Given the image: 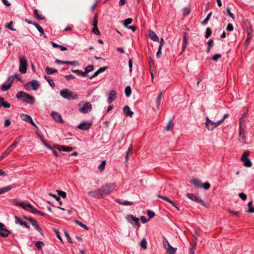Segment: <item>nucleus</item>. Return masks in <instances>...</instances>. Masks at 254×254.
Instances as JSON below:
<instances>
[{
  "label": "nucleus",
  "instance_id": "obj_52",
  "mask_svg": "<svg viewBox=\"0 0 254 254\" xmlns=\"http://www.w3.org/2000/svg\"><path fill=\"white\" fill-rule=\"evenodd\" d=\"M221 57H222V55L221 54H215V55H213V56L212 57V60L214 62H217L218 60V59H219Z\"/></svg>",
  "mask_w": 254,
  "mask_h": 254
},
{
  "label": "nucleus",
  "instance_id": "obj_64",
  "mask_svg": "<svg viewBox=\"0 0 254 254\" xmlns=\"http://www.w3.org/2000/svg\"><path fill=\"white\" fill-rule=\"evenodd\" d=\"M196 244V243H195L193 246H192L190 249V254H194L195 247Z\"/></svg>",
  "mask_w": 254,
  "mask_h": 254
},
{
  "label": "nucleus",
  "instance_id": "obj_60",
  "mask_svg": "<svg viewBox=\"0 0 254 254\" xmlns=\"http://www.w3.org/2000/svg\"><path fill=\"white\" fill-rule=\"evenodd\" d=\"M239 197L243 200H245L247 198V196L246 194L243 192H241L239 194Z\"/></svg>",
  "mask_w": 254,
  "mask_h": 254
},
{
  "label": "nucleus",
  "instance_id": "obj_7",
  "mask_svg": "<svg viewBox=\"0 0 254 254\" xmlns=\"http://www.w3.org/2000/svg\"><path fill=\"white\" fill-rule=\"evenodd\" d=\"M16 204L17 205L21 206L22 208L25 210L30 211L31 212L37 211V209L30 203H25L22 202H17Z\"/></svg>",
  "mask_w": 254,
  "mask_h": 254
},
{
  "label": "nucleus",
  "instance_id": "obj_16",
  "mask_svg": "<svg viewBox=\"0 0 254 254\" xmlns=\"http://www.w3.org/2000/svg\"><path fill=\"white\" fill-rule=\"evenodd\" d=\"M243 118H241L239 120V137L241 139H244V129L243 128L242 126L244 122Z\"/></svg>",
  "mask_w": 254,
  "mask_h": 254
},
{
  "label": "nucleus",
  "instance_id": "obj_37",
  "mask_svg": "<svg viewBox=\"0 0 254 254\" xmlns=\"http://www.w3.org/2000/svg\"><path fill=\"white\" fill-rule=\"evenodd\" d=\"M132 21V19L130 18L126 19L124 22V26L127 28L128 27V25L130 24Z\"/></svg>",
  "mask_w": 254,
  "mask_h": 254
},
{
  "label": "nucleus",
  "instance_id": "obj_49",
  "mask_svg": "<svg viewBox=\"0 0 254 254\" xmlns=\"http://www.w3.org/2000/svg\"><path fill=\"white\" fill-rule=\"evenodd\" d=\"M49 195L54 197L56 199V200H57L59 202L60 205L62 204V202L61 201V198L60 196H58L56 194H53L52 193H50Z\"/></svg>",
  "mask_w": 254,
  "mask_h": 254
},
{
  "label": "nucleus",
  "instance_id": "obj_9",
  "mask_svg": "<svg viewBox=\"0 0 254 254\" xmlns=\"http://www.w3.org/2000/svg\"><path fill=\"white\" fill-rule=\"evenodd\" d=\"M17 139L16 138L14 142L3 153L2 155L0 157V161L2 160L3 158H4L6 155L10 153L13 150V148L15 147L17 144L18 141H17Z\"/></svg>",
  "mask_w": 254,
  "mask_h": 254
},
{
  "label": "nucleus",
  "instance_id": "obj_8",
  "mask_svg": "<svg viewBox=\"0 0 254 254\" xmlns=\"http://www.w3.org/2000/svg\"><path fill=\"white\" fill-rule=\"evenodd\" d=\"M187 196L188 198L190 199L191 200L194 201L197 203L201 204L202 205L207 207L208 205H207L203 200H202L200 197H197L195 195L192 193H188L187 194Z\"/></svg>",
  "mask_w": 254,
  "mask_h": 254
},
{
  "label": "nucleus",
  "instance_id": "obj_45",
  "mask_svg": "<svg viewBox=\"0 0 254 254\" xmlns=\"http://www.w3.org/2000/svg\"><path fill=\"white\" fill-rule=\"evenodd\" d=\"M186 33L183 36V50L184 51L186 48L187 43H188V39L186 37Z\"/></svg>",
  "mask_w": 254,
  "mask_h": 254
},
{
  "label": "nucleus",
  "instance_id": "obj_39",
  "mask_svg": "<svg viewBox=\"0 0 254 254\" xmlns=\"http://www.w3.org/2000/svg\"><path fill=\"white\" fill-rule=\"evenodd\" d=\"M75 222L77 225L80 226L81 227H82L87 230H89L88 227L86 225H85L84 224L82 223L81 222H80L77 220H75Z\"/></svg>",
  "mask_w": 254,
  "mask_h": 254
},
{
  "label": "nucleus",
  "instance_id": "obj_30",
  "mask_svg": "<svg viewBox=\"0 0 254 254\" xmlns=\"http://www.w3.org/2000/svg\"><path fill=\"white\" fill-rule=\"evenodd\" d=\"M173 127H174V124H173V121L172 120H170L168 122L167 126H166V127L165 128V130L166 131L170 130L171 129H172L173 128Z\"/></svg>",
  "mask_w": 254,
  "mask_h": 254
},
{
  "label": "nucleus",
  "instance_id": "obj_38",
  "mask_svg": "<svg viewBox=\"0 0 254 254\" xmlns=\"http://www.w3.org/2000/svg\"><path fill=\"white\" fill-rule=\"evenodd\" d=\"M212 13V12H210L207 14V16L205 17L204 20L201 22V24L202 25H205L208 22V21L210 18Z\"/></svg>",
  "mask_w": 254,
  "mask_h": 254
},
{
  "label": "nucleus",
  "instance_id": "obj_2",
  "mask_svg": "<svg viewBox=\"0 0 254 254\" xmlns=\"http://www.w3.org/2000/svg\"><path fill=\"white\" fill-rule=\"evenodd\" d=\"M60 95L63 98L68 100H74L78 98V95L67 89H64L60 91Z\"/></svg>",
  "mask_w": 254,
  "mask_h": 254
},
{
  "label": "nucleus",
  "instance_id": "obj_14",
  "mask_svg": "<svg viewBox=\"0 0 254 254\" xmlns=\"http://www.w3.org/2000/svg\"><path fill=\"white\" fill-rule=\"evenodd\" d=\"M127 220L134 225H137L138 224V219L136 217H134L131 214L127 215L126 216Z\"/></svg>",
  "mask_w": 254,
  "mask_h": 254
},
{
  "label": "nucleus",
  "instance_id": "obj_15",
  "mask_svg": "<svg viewBox=\"0 0 254 254\" xmlns=\"http://www.w3.org/2000/svg\"><path fill=\"white\" fill-rule=\"evenodd\" d=\"M55 148H57L60 151L70 152L73 150V147L70 146H66L59 144H55Z\"/></svg>",
  "mask_w": 254,
  "mask_h": 254
},
{
  "label": "nucleus",
  "instance_id": "obj_21",
  "mask_svg": "<svg viewBox=\"0 0 254 254\" xmlns=\"http://www.w3.org/2000/svg\"><path fill=\"white\" fill-rule=\"evenodd\" d=\"M190 183L192 184L195 188H202L201 181L197 179H193L190 181Z\"/></svg>",
  "mask_w": 254,
  "mask_h": 254
},
{
  "label": "nucleus",
  "instance_id": "obj_44",
  "mask_svg": "<svg viewBox=\"0 0 254 254\" xmlns=\"http://www.w3.org/2000/svg\"><path fill=\"white\" fill-rule=\"evenodd\" d=\"M252 205H253L252 201H250L248 203V205L249 207V209L247 211L249 213H254V207L252 206Z\"/></svg>",
  "mask_w": 254,
  "mask_h": 254
},
{
  "label": "nucleus",
  "instance_id": "obj_53",
  "mask_svg": "<svg viewBox=\"0 0 254 254\" xmlns=\"http://www.w3.org/2000/svg\"><path fill=\"white\" fill-rule=\"evenodd\" d=\"M13 22L10 21L9 23L5 24V27L7 28L8 29L15 31L16 30L15 29L13 28Z\"/></svg>",
  "mask_w": 254,
  "mask_h": 254
},
{
  "label": "nucleus",
  "instance_id": "obj_17",
  "mask_svg": "<svg viewBox=\"0 0 254 254\" xmlns=\"http://www.w3.org/2000/svg\"><path fill=\"white\" fill-rule=\"evenodd\" d=\"M117 97V92L115 90H111L110 92L109 97L107 99L108 104H110L113 102Z\"/></svg>",
  "mask_w": 254,
  "mask_h": 254
},
{
  "label": "nucleus",
  "instance_id": "obj_32",
  "mask_svg": "<svg viewBox=\"0 0 254 254\" xmlns=\"http://www.w3.org/2000/svg\"><path fill=\"white\" fill-rule=\"evenodd\" d=\"M116 201L120 204H122V205H131L132 204V202H131V201H127V200H124V201H121L119 199H117L116 200Z\"/></svg>",
  "mask_w": 254,
  "mask_h": 254
},
{
  "label": "nucleus",
  "instance_id": "obj_3",
  "mask_svg": "<svg viewBox=\"0 0 254 254\" xmlns=\"http://www.w3.org/2000/svg\"><path fill=\"white\" fill-rule=\"evenodd\" d=\"M116 187V184L115 183L108 184L103 186L101 188V191L103 197L113 191Z\"/></svg>",
  "mask_w": 254,
  "mask_h": 254
},
{
  "label": "nucleus",
  "instance_id": "obj_47",
  "mask_svg": "<svg viewBox=\"0 0 254 254\" xmlns=\"http://www.w3.org/2000/svg\"><path fill=\"white\" fill-rule=\"evenodd\" d=\"M2 104L1 105H2V106L4 108H9L11 106V105L4 101V98H3V100L2 101V102H1Z\"/></svg>",
  "mask_w": 254,
  "mask_h": 254
},
{
  "label": "nucleus",
  "instance_id": "obj_62",
  "mask_svg": "<svg viewBox=\"0 0 254 254\" xmlns=\"http://www.w3.org/2000/svg\"><path fill=\"white\" fill-rule=\"evenodd\" d=\"M65 78L67 80L69 81L71 79H74L75 77L72 74H69L65 75Z\"/></svg>",
  "mask_w": 254,
  "mask_h": 254
},
{
  "label": "nucleus",
  "instance_id": "obj_29",
  "mask_svg": "<svg viewBox=\"0 0 254 254\" xmlns=\"http://www.w3.org/2000/svg\"><path fill=\"white\" fill-rule=\"evenodd\" d=\"M94 69V66L93 65H89L85 68V71H83L84 73V76H86V74L89 73Z\"/></svg>",
  "mask_w": 254,
  "mask_h": 254
},
{
  "label": "nucleus",
  "instance_id": "obj_33",
  "mask_svg": "<svg viewBox=\"0 0 254 254\" xmlns=\"http://www.w3.org/2000/svg\"><path fill=\"white\" fill-rule=\"evenodd\" d=\"M162 92H160L156 98L155 102H156V104L157 105V109H159V106L160 105L161 99L162 98Z\"/></svg>",
  "mask_w": 254,
  "mask_h": 254
},
{
  "label": "nucleus",
  "instance_id": "obj_46",
  "mask_svg": "<svg viewBox=\"0 0 254 254\" xmlns=\"http://www.w3.org/2000/svg\"><path fill=\"white\" fill-rule=\"evenodd\" d=\"M212 31L210 27H207L206 29V32H205V38H208L210 35H211Z\"/></svg>",
  "mask_w": 254,
  "mask_h": 254
},
{
  "label": "nucleus",
  "instance_id": "obj_43",
  "mask_svg": "<svg viewBox=\"0 0 254 254\" xmlns=\"http://www.w3.org/2000/svg\"><path fill=\"white\" fill-rule=\"evenodd\" d=\"M244 161V165L245 166L247 167H251L252 166V163L250 160L249 159H246L245 160H242Z\"/></svg>",
  "mask_w": 254,
  "mask_h": 254
},
{
  "label": "nucleus",
  "instance_id": "obj_48",
  "mask_svg": "<svg viewBox=\"0 0 254 254\" xmlns=\"http://www.w3.org/2000/svg\"><path fill=\"white\" fill-rule=\"evenodd\" d=\"M14 218H15V224H19L20 225H22V223H23V221L19 217H18V216H14Z\"/></svg>",
  "mask_w": 254,
  "mask_h": 254
},
{
  "label": "nucleus",
  "instance_id": "obj_41",
  "mask_svg": "<svg viewBox=\"0 0 254 254\" xmlns=\"http://www.w3.org/2000/svg\"><path fill=\"white\" fill-rule=\"evenodd\" d=\"M125 94L127 97L130 96L131 93V89L130 86H127L125 90Z\"/></svg>",
  "mask_w": 254,
  "mask_h": 254
},
{
  "label": "nucleus",
  "instance_id": "obj_18",
  "mask_svg": "<svg viewBox=\"0 0 254 254\" xmlns=\"http://www.w3.org/2000/svg\"><path fill=\"white\" fill-rule=\"evenodd\" d=\"M92 124L89 123L83 122L77 126V128L81 130H87L90 128Z\"/></svg>",
  "mask_w": 254,
  "mask_h": 254
},
{
  "label": "nucleus",
  "instance_id": "obj_13",
  "mask_svg": "<svg viewBox=\"0 0 254 254\" xmlns=\"http://www.w3.org/2000/svg\"><path fill=\"white\" fill-rule=\"evenodd\" d=\"M92 109V105L89 102H85L83 105V106L79 109V111L82 113H87Z\"/></svg>",
  "mask_w": 254,
  "mask_h": 254
},
{
  "label": "nucleus",
  "instance_id": "obj_63",
  "mask_svg": "<svg viewBox=\"0 0 254 254\" xmlns=\"http://www.w3.org/2000/svg\"><path fill=\"white\" fill-rule=\"evenodd\" d=\"M190 12V9L188 7H186L183 9V14L184 15H188Z\"/></svg>",
  "mask_w": 254,
  "mask_h": 254
},
{
  "label": "nucleus",
  "instance_id": "obj_4",
  "mask_svg": "<svg viewBox=\"0 0 254 254\" xmlns=\"http://www.w3.org/2000/svg\"><path fill=\"white\" fill-rule=\"evenodd\" d=\"M19 71L22 73H25L28 67L27 60L23 55L19 57Z\"/></svg>",
  "mask_w": 254,
  "mask_h": 254
},
{
  "label": "nucleus",
  "instance_id": "obj_11",
  "mask_svg": "<svg viewBox=\"0 0 254 254\" xmlns=\"http://www.w3.org/2000/svg\"><path fill=\"white\" fill-rule=\"evenodd\" d=\"M88 194L91 197L96 198H100L103 197L102 192L101 191V188L94 190L90 191L88 192Z\"/></svg>",
  "mask_w": 254,
  "mask_h": 254
},
{
  "label": "nucleus",
  "instance_id": "obj_27",
  "mask_svg": "<svg viewBox=\"0 0 254 254\" xmlns=\"http://www.w3.org/2000/svg\"><path fill=\"white\" fill-rule=\"evenodd\" d=\"M32 225L35 227V228L38 231V232L41 234H43V231L41 228L40 227L39 224H38L36 220H35L33 223H31Z\"/></svg>",
  "mask_w": 254,
  "mask_h": 254
},
{
  "label": "nucleus",
  "instance_id": "obj_28",
  "mask_svg": "<svg viewBox=\"0 0 254 254\" xmlns=\"http://www.w3.org/2000/svg\"><path fill=\"white\" fill-rule=\"evenodd\" d=\"M34 16L37 20H43L45 18L44 16L40 15L37 9H35L34 11Z\"/></svg>",
  "mask_w": 254,
  "mask_h": 254
},
{
  "label": "nucleus",
  "instance_id": "obj_24",
  "mask_svg": "<svg viewBox=\"0 0 254 254\" xmlns=\"http://www.w3.org/2000/svg\"><path fill=\"white\" fill-rule=\"evenodd\" d=\"M45 71L47 74H53L54 73L57 72L58 70L53 67L46 66L45 68Z\"/></svg>",
  "mask_w": 254,
  "mask_h": 254
},
{
  "label": "nucleus",
  "instance_id": "obj_31",
  "mask_svg": "<svg viewBox=\"0 0 254 254\" xmlns=\"http://www.w3.org/2000/svg\"><path fill=\"white\" fill-rule=\"evenodd\" d=\"M20 116H21V119L23 121H24L27 123H28L29 122V121L32 119V118L30 116L26 115V114H22L20 115Z\"/></svg>",
  "mask_w": 254,
  "mask_h": 254
},
{
  "label": "nucleus",
  "instance_id": "obj_35",
  "mask_svg": "<svg viewBox=\"0 0 254 254\" xmlns=\"http://www.w3.org/2000/svg\"><path fill=\"white\" fill-rule=\"evenodd\" d=\"M33 25L36 27L38 31L40 32L41 36L43 35L44 34V30L41 26H40L37 23H33Z\"/></svg>",
  "mask_w": 254,
  "mask_h": 254
},
{
  "label": "nucleus",
  "instance_id": "obj_22",
  "mask_svg": "<svg viewBox=\"0 0 254 254\" xmlns=\"http://www.w3.org/2000/svg\"><path fill=\"white\" fill-rule=\"evenodd\" d=\"M10 232L6 229L3 227L0 229V236L2 237H7L9 236Z\"/></svg>",
  "mask_w": 254,
  "mask_h": 254
},
{
  "label": "nucleus",
  "instance_id": "obj_10",
  "mask_svg": "<svg viewBox=\"0 0 254 254\" xmlns=\"http://www.w3.org/2000/svg\"><path fill=\"white\" fill-rule=\"evenodd\" d=\"M13 82V78L12 77H9L7 80L2 85L1 90L3 91H7L11 87Z\"/></svg>",
  "mask_w": 254,
  "mask_h": 254
},
{
  "label": "nucleus",
  "instance_id": "obj_6",
  "mask_svg": "<svg viewBox=\"0 0 254 254\" xmlns=\"http://www.w3.org/2000/svg\"><path fill=\"white\" fill-rule=\"evenodd\" d=\"M39 87L40 84L39 81L35 80H33L25 85V88L27 90H29L30 87L34 90H37Z\"/></svg>",
  "mask_w": 254,
  "mask_h": 254
},
{
  "label": "nucleus",
  "instance_id": "obj_26",
  "mask_svg": "<svg viewBox=\"0 0 254 254\" xmlns=\"http://www.w3.org/2000/svg\"><path fill=\"white\" fill-rule=\"evenodd\" d=\"M165 249L169 254H175L177 250V248H174L171 245H169Z\"/></svg>",
  "mask_w": 254,
  "mask_h": 254
},
{
  "label": "nucleus",
  "instance_id": "obj_58",
  "mask_svg": "<svg viewBox=\"0 0 254 254\" xmlns=\"http://www.w3.org/2000/svg\"><path fill=\"white\" fill-rule=\"evenodd\" d=\"M147 214L149 217V219H150L154 216L155 213L154 212L149 210H147Z\"/></svg>",
  "mask_w": 254,
  "mask_h": 254
},
{
  "label": "nucleus",
  "instance_id": "obj_59",
  "mask_svg": "<svg viewBox=\"0 0 254 254\" xmlns=\"http://www.w3.org/2000/svg\"><path fill=\"white\" fill-rule=\"evenodd\" d=\"M226 12L233 19H235L234 15L231 12L230 8L229 7H227Z\"/></svg>",
  "mask_w": 254,
  "mask_h": 254
},
{
  "label": "nucleus",
  "instance_id": "obj_56",
  "mask_svg": "<svg viewBox=\"0 0 254 254\" xmlns=\"http://www.w3.org/2000/svg\"><path fill=\"white\" fill-rule=\"evenodd\" d=\"M247 34H248V36H247V39L245 41V44L247 45H248L250 43V40L252 38V36L250 35V32H248Z\"/></svg>",
  "mask_w": 254,
  "mask_h": 254
},
{
  "label": "nucleus",
  "instance_id": "obj_61",
  "mask_svg": "<svg viewBox=\"0 0 254 254\" xmlns=\"http://www.w3.org/2000/svg\"><path fill=\"white\" fill-rule=\"evenodd\" d=\"M234 29L233 25L231 23H228L227 27L226 30L229 31H232Z\"/></svg>",
  "mask_w": 254,
  "mask_h": 254
},
{
  "label": "nucleus",
  "instance_id": "obj_50",
  "mask_svg": "<svg viewBox=\"0 0 254 254\" xmlns=\"http://www.w3.org/2000/svg\"><path fill=\"white\" fill-rule=\"evenodd\" d=\"M105 165H106V161L105 160H103L101 162V164L99 165L98 169H99V171L100 172H102V171H103L104 170L105 167Z\"/></svg>",
  "mask_w": 254,
  "mask_h": 254
},
{
  "label": "nucleus",
  "instance_id": "obj_25",
  "mask_svg": "<svg viewBox=\"0 0 254 254\" xmlns=\"http://www.w3.org/2000/svg\"><path fill=\"white\" fill-rule=\"evenodd\" d=\"M157 196L159 198H160L165 201H167V202L171 204L173 206H175V203L172 200H171L169 197L166 196L161 195L160 194H158Z\"/></svg>",
  "mask_w": 254,
  "mask_h": 254
},
{
  "label": "nucleus",
  "instance_id": "obj_40",
  "mask_svg": "<svg viewBox=\"0 0 254 254\" xmlns=\"http://www.w3.org/2000/svg\"><path fill=\"white\" fill-rule=\"evenodd\" d=\"M140 247L143 249H146L147 248V241L145 238H143L140 243Z\"/></svg>",
  "mask_w": 254,
  "mask_h": 254
},
{
  "label": "nucleus",
  "instance_id": "obj_34",
  "mask_svg": "<svg viewBox=\"0 0 254 254\" xmlns=\"http://www.w3.org/2000/svg\"><path fill=\"white\" fill-rule=\"evenodd\" d=\"M44 78L47 80V81L48 82L52 88H54L55 87V85L53 81V80L52 79L50 76H45Z\"/></svg>",
  "mask_w": 254,
  "mask_h": 254
},
{
  "label": "nucleus",
  "instance_id": "obj_19",
  "mask_svg": "<svg viewBox=\"0 0 254 254\" xmlns=\"http://www.w3.org/2000/svg\"><path fill=\"white\" fill-rule=\"evenodd\" d=\"M53 119L57 122L63 123L64 121L62 119V116L58 113L54 112L51 114Z\"/></svg>",
  "mask_w": 254,
  "mask_h": 254
},
{
  "label": "nucleus",
  "instance_id": "obj_57",
  "mask_svg": "<svg viewBox=\"0 0 254 254\" xmlns=\"http://www.w3.org/2000/svg\"><path fill=\"white\" fill-rule=\"evenodd\" d=\"M35 245L38 249H41L44 246V244L41 241H37Z\"/></svg>",
  "mask_w": 254,
  "mask_h": 254
},
{
  "label": "nucleus",
  "instance_id": "obj_51",
  "mask_svg": "<svg viewBox=\"0 0 254 254\" xmlns=\"http://www.w3.org/2000/svg\"><path fill=\"white\" fill-rule=\"evenodd\" d=\"M250 155V152L249 151H245L242 154L241 157V160H245L248 159L247 157Z\"/></svg>",
  "mask_w": 254,
  "mask_h": 254
},
{
  "label": "nucleus",
  "instance_id": "obj_23",
  "mask_svg": "<svg viewBox=\"0 0 254 254\" xmlns=\"http://www.w3.org/2000/svg\"><path fill=\"white\" fill-rule=\"evenodd\" d=\"M124 113L127 116L131 117L133 112L130 110L129 106H125L123 108Z\"/></svg>",
  "mask_w": 254,
  "mask_h": 254
},
{
  "label": "nucleus",
  "instance_id": "obj_20",
  "mask_svg": "<svg viewBox=\"0 0 254 254\" xmlns=\"http://www.w3.org/2000/svg\"><path fill=\"white\" fill-rule=\"evenodd\" d=\"M148 36L153 41L158 42L159 41V38L156 33L150 30L148 31Z\"/></svg>",
  "mask_w": 254,
  "mask_h": 254
},
{
  "label": "nucleus",
  "instance_id": "obj_5",
  "mask_svg": "<svg viewBox=\"0 0 254 254\" xmlns=\"http://www.w3.org/2000/svg\"><path fill=\"white\" fill-rule=\"evenodd\" d=\"M222 124V121L214 122L210 120L207 117H206L205 126L209 130H212Z\"/></svg>",
  "mask_w": 254,
  "mask_h": 254
},
{
  "label": "nucleus",
  "instance_id": "obj_55",
  "mask_svg": "<svg viewBox=\"0 0 254 254\" xmlns=\"http://www.w3.org/2000/svg\"><path fill=\"white\" fill-rule=\"evenodd\" d=\"M72 72L76 74H80L81 75L84 76V73L81 70L79 69H73Z\"/></svg>",
  "mask_w": 254,
  "mask_h": 254
},
{
  "label": "nucleus",
  "instance_id": "obj_1",
  "mask_svg": "<svg viewBox=\"0 0 254 254\" xmlns=\"http://www.w3.org/2000/svg\"><path fill=\"white\" fill-rule=\"evenodd\" d=\"M16 97L19 99H22L23 101L28 103L30 104H33L35 102V99L27 93L19 91L16 94Z\"/></svg>",
  "mask_w": 254,
  "mask_h": 254
},
{
  "label": "nucleus",
  "instance_id": "obj_36",
  "mask_svg": "<svg viewBox=\"0 0 254 254\" xmlns=\"http://www.w3.org/2000/svg\"><path fill=\"white\" fill-rule=\"evenodd\" d=\"M39 136L40 137L41 141H42L43 144L44 145V146H46L48 149H51V146L50 145H49L48 143H47L45 141V140L43 138V136L42 135H39Z\"/></svg>",
  "mask_w": 254,
  "mask_h": 254
},
{
  "label": "nucleus",
  "instance_id": "obj_54",
  "mask_svg": "<svg viewBox=\"0 0 254 254\" xmlns=\"http://www.w3.org/2000/svg\"><path fill=\"white\" fill-rule=\"evenodd\" d=\"M56 191L58 192V195L60 196H61L64 198L66 197V194L65 192L59 190H57Z\"/></svg>",
  "mask_w": 254,
  "mask_h": 254
},
{
  "label": "nucleus",
  "instance_id": "obj_42",
  "mask_svg": "<svg viewBox=\"0 0 254 254\" xmlns=\"http://www.w3.org/2000/svg\"><path fill=\"white\" fill-rule=\"evenodd\" d=\"M12 189V187L11 186H7L4 187L0 188L2 193H4L6 192H7L9 190H10Z\"/></svg>",
  "mask_w": 254,
  "mask_h": 254
},
{
  "label": "nucleus",
  "instance_id": "obj_12",
  "mask_svg": "<svg viewBox=\"0 0 254 254\" xmlns=\"http://www.w3.org/2000/svg\"><path fill=\"white\" fill-rule=\"evenodd\" d=\"M98 20H97V15L96 14L94 15L93 17V21L92 23V25L93 26V28L92 29V32L95 34L97 35H100V32L98 30Z\"/></svg>",
  "mask_w": 254,
  "mask_h": 254
}]
</instances>
